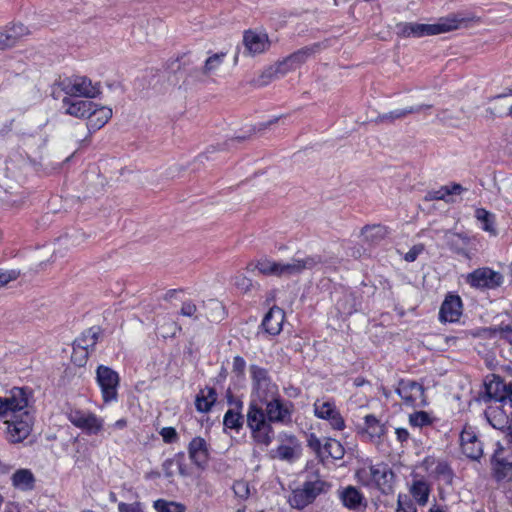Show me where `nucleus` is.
I'll return each instance as SVG.
<instances>
[{"label": "nucleus", "instance_id": "f257e3e1", "mask_svg": "<svg viewBox=\"0 0 512 512\" xmlns=\"http://www.w3.org/2000/svg\"><path fill=\"white\" fill-rule=\"evenodd\" d=\"M294 405L285 400L280 394L267 399L261 404H249L246 413V423L251 438L255 443L269 446L274 439L272 424L288 425L292 422Z\"/></svg>", "mask_w": 512, "mask_h": 512}, {"label": "nucleus", "instance_id": "f03ea898", "mask_svg": "<svg viewBox=\"0 0 512 512\" xmlns=\"http://www.w3.org/2000/svg\"><path fill=\"white\" fill-rule=\"evenodd\" d=\"M355 478L362 486L376 489L385 495L392 493L395 485V474L384 462L364 463L356 470Z\"/></svg>", "mask_w": 512, "mask_h": 512}, {"label": "nucleus", "instance_id": "7ed1b4c3", "mask_svg": "<svg viewBox=\"0 0 512 512\" xmlns=\"http://www.w3.org/2000/svg\"><path fill=\"white\" fill-rule=\"evenodd\" d=\"M251 376V399L249 404H261L263 401L280 394L278 385L272 381L267 369L252 364L249 367Z\"/></svg>", "mask_w": 512, "mask_h": 512}, {"label": "nucleus", "instance_id": "20e7f679", "mask_svg": "<svg viewBox=\"0 0 512 512\" xmlns=\"http://www.w3.org/2000/svg\"><path fill=\"white\" fill-rule=\"evenodd\" d=\"M474 20L475 16L458 12L440 17L435 23H420V38L452 32L462 27H466L468 23Z\"/></svg>", "mask_w": 512, "mask_h": 512}, {"label": "nucleus", "instance_id": "39448f33", "mask_svg": "<svg viewBox=\"0 0 512 512\" xmlns=\"http://www.w3.org/2000/svg\"><path fill=\"white\" fill-rule=\"evenodd\" d=\"M58 86L67 97L95 98L100 93L98 83H93L88 77L73 75L58 82Z\"/></svg>", "mask_w": 512, "mask_h": 512}, {"label": "nucleus", "instance_id": "423d86ee", "mask_svg": "<svg viewBox=\"0 0 512 512\" xmlns=\"http://www.w3.org/2000/svg\"><path fill=\"white\" fill-rule=\"evenodd\" d=\"M31 396V392L24 388L14 387L11 389L6 397H0V418H8L31 411L29 408Z\"/></svg>", "mask_w": 512, "mask_h": 512}, {"label": "nucleus", "instance_id": "0eeeda50", "mask_svg": "<svg viewBox=\"0 0 512 512\" xmlns=\"http://www.w3.org/2000/svg\"><path fill=\"white\" fill-rule=\"evenodd\" d=\"M5 419L8 441L11 443H21L31 434L35 417L32 411H27Z\"/></svg>", "mask_w": 512, "mask_h": 512}, {"label": "nucleus", "instance_id": "6e6552de", "mask_svg": "<svg viewBox=\"0 0 512 512\" xmlns=\"http://www.w3.org/2000/svg\"><path fill=\"white\" fill-rule=\"evenodd\" d=\"M100 336V328L93 326L75 339L71 357L76 365L83 366L86 364L88 356L94 351Z\"/></svg>", "mask_w": 512, "mask_h": 512}, {"label": "nucleus", "instance_id": "1a4fd4ad", "mask_svg": "<svg viewBox=\"0 0 512 512\" xmlns=\"http://www.w3.org/2000/svg\"><path fill=\"white\" fill-rule=\"evenodd\" d=\"M96 383L105 404L117 401L120 377L116 371L108 366L99 365L96 369Z\"/></svg>", "mask_w": 512, "mask_h": 512}, {"label": "nucleus", "instance_id": "9d476101", "mask_svg": "<svg viewBox=\"0 0 512 512\" xmlns=\"http://www.w3.org/2000/svg\"><path fill=\"white\" fill-rule=\"evenodd\" d=\"M465 282L474 289L495 290L504 283V276L490 267H480L468 273Z\"/></svg>", "mask_w": 512, "mask_h": 512}, {"label": "nucleus", "instance_id": "9b49d317", "mask_svg": "<svg viewBox=\"0 0 512 512\" xmlns=\"http://www.w3.org/2000/svg\"><path fill=\"white\" fill-rule=\"evenodd\" d=\"M66 416L73 426L88 435H97L104 426V419L89 410L70 408Z\"/></svg>", "mask_w": 512, "mask_h": 512}, {"label": "nucleus", "instance_id": "f8f14e48", "mask_svg": "<svg viewBox=\"0 0 512 512\" xmlns=\"http://www.w3.org/2000/svg\"><path fill=\"white\" fill-rule=\"evenodd\" d=\"M314 415L329 422L332 429L342 431L346 425L344 418L336 407L335 401L330 398H318L313 404Z\"/></svg>", "mask_w": 512, "mask_h": 512}, {"label": "nucleus", "instance_id": "ddd939ff", "mask_svg": "<svg viewBox=\"0 0 512 512\" xmlns=\"http://www.w3.org/2000/svg\"><path fill=\"white\" fill-rule=\"evenodd\" d=\"M396 393L407 406L424 407L427 405L424 387L414 380L401 379L398 382Z\"/></svg>", "mask_w": 512, "mask_h": 512}, {"label": "nucleus", "instance_id": "4468645a", "mask_svg": "<svg viewBox=\"0 0 512 512\" xmlns=\"http://www.w3.org/2000/svg\"><path fill=\"white\" fill-rule=\"evenodd\" d=\"M485 401H495L512 407V381L505 383L499 376L492 375L485 382Z\"/></svg>", "mask_w": 512, "mask_h": 512}, {"label": "nucleus", "instance_id": "2eb2a0df", "mask_svg": "<svg viewBox=\"0 0 512 512\" xmlns=\"http://www.w3.org/2000/svg\"><path fill=\"white\" fill-rule=\"evenodd\" d=\"M323 259L320 255H306L304 257H293L289 262H280V277H291L299 275L306 270H312L321 265Z\"/></svg>", "mask_w": 512, "mask_h": 512}, {"label": "nucleus", "instance_id": "dca6fc26", "mask_svg": "<svg viewBox=\"0 0 512 512\" xmlns=\"http://www.w3.org/2000/svg\"><path fill=\"white\" fill-rule=\"evenodd\" d=\"M342 505L354 512H364L367 508V500L364 494L355 486L348 485L337 491Z\"/></svg>", "mask_w": 512, "mask_h": 512}, {"label": "nucleus", "instance_id": "f3484780", "mask_svg": "<svg viewBox=\"0 0 512 512\" xmlns=\"http://www.w3.org/2000/svg\"><path fill=\"white\" fill-rule=\"evenodd\" d=\"M387 433V426L373 414L364 417V425L360 430L362 437L369 442L379 445L383 442Z\"/></svg>", "mask_w": 512, "mask_h": 512}, {"label": "nucleus", "instance_id": "a211bd4d", "mask_svg": "<svg viewBox=\"0 0 512 512\" xmlns=\"http://www.w3.org/2000/svg\"><path fill=\"white\" fill-rule=\"evenodd\" d=\"M316 46L314 47H304L293 54L289 55L283 61L279 62L274 69L276 74L285 75L288 72L297 69L303 63H305L308 58H310L316 51Z\"/></svg>", "mask_w": 512, "mask_h": 512}, {"label": "nucleus", "instance_id": "6ab92c4d", "mask_svg": "<svg viewBox=\"0 0 512 512\" xmlns=\"http://www.w3.org/2000/svg\"><path fill=\"white\" fill-rule=\"evenodd\" d=\"M460 444L464 455L472 460H478L483 454V448L475 429L465 426L460 434Z\"/></svg>", "mask_w": 512, "mask_h": 512}, {"label": "nucleus", "instance_id": "aec40b11", "mask_svg": "<svg viewBox=\"0 0 512 512\" xmlns=\"http://www.w3.org/2000/svg\"><path fill=\"white\" fill-rule=\"evenodd\" d=\"M462 307V300L458 295H447L440 307L439 320L441 322H457L462 315Z\"/></svg>", "mask_w": 512, "mask_h": 512}, {"label": "nucleus", "instance_id": "412c9836", "mask_svg": "<svg viewBox=\"0 0 512 512\" xmlns=\"http://www.w3.org/2000/svg\"><path fill=\"white\" fill-rule=\"evenodd\" d=\"M189 458L194 465L200 469H205L209 461L208 444L202 437H194L188 446Z\"/></svg>", "mask_w": 512, "mask_h": 512}, {"label": "nucleus", "instance_id": "4be33fe9", "mask_svg": "<svg viewBox=\"0 0 512 512\" xmlns=\"http://www.w3.org/2000/svg\"><path fill=\"white\" fill-rule=\"evenodd\" d=\"M243 43L246 51L250 55H256L265 52L269 46L270 41L267 34L257 33L254 31H247L243 37Z\"/></svg>", "mask_w": 512, "mask_h": 512}, {"label": "nucleus", "instance_id": "5701e85b", "mask_svg": "<svg viewBox=\"0 0 512 512\" xmlns=\"http://www.w3.org/2000/svg\"><path fill=\"white\" fill-rule=\"evenodd\" d=\"M62 107L66 114L77 117L87 118V115L94 107V102L89 100H75L71 97H65L62 100Z\"/></svg>", "mask_w": 512, "mask_h": 512}, {"label": "nucleus", "instance_id": "b1692460", "mask_svg": "<svg viewBox=\"0 0 512 512\" xmlns=\"http://www.w3.org/2000/svg\"><path fill=\"white\" fill-rule=\"evenodd\" d=\"M285 319L284 311L278 306L270 308L262 321V327L270 335H277L282 330Z\"/></svg>", "mask_w": 512, "mask_h": 512}, {"label": "nucleus", "instance_id": "393cba45", "mask_svg": "<svg viewBox=\"0 0 512 512\" xmlns=\"http://www.w3.org/2000/svg\"><path fill=\"white\" fill-rule=\"evenodd\" d=\"M111 116L112 110L109 107L99 106L94 103L93 109H91L87 115L88 129L90 131L99 130L109 121Z\"/></svg>", "mask_w": 512, "mask_h": 512}, {"label": "nucleus", "instance_id": "a878e982", "mask_svg": "<svg viewBox=\"0 0 512 512\" xmlns=\"http://www.w3.org/2000/svg\"><path fill=\"white\" fill-rule=\"evenodd\" d=\"M409 493L415 503L425 506L429 501L431 485L423 478H414L409 486Z\"/></svg>", "mask_w": 512, "mask_h": 512}, {"label": "nucleus", "instance_id": "bb28decb", "mask_svg": "<svg viewBox=\"0 0 512 512\" xmlns=\"http://www.w3.org/2000/svg\"><path fill=\"white\" fill-rule=\"evenodd\" d=\"M431 105L421 104L417 106H411L404 109H395L388 113L381 114L377 117L376 122L378 123H393L395 120L405 118L406 116L413 113H420L425 109H430Z\"/></svg>", "mask_w": 512, "mask_h": 512}, {"label": "nucleus", "instance_id": "cd10ccee", "mask_svg": "<svg viewBox=\"0 0 512 512\" xmlns=\"http://www.w3.org/2000/svg\"><path fill=\"white\" fill-rule=\"evenodd\" d=\"M12 485L20 491H31L35 488V477L30 469L21 468L11 477Z\"/></svg>", "mask_w": 512, "mask_h": 512}, {"label": "nucleus", "instance_id": "c85d7f7f", "mask_svg": "<svg viewBox=\"0 0 512 512\" xmlns=\"http://www.w3.org/2000/svg\"><path fill=\"white\" fill-rule=\"evenodd\" d=\"M202 318L210 322H219L224 319L225 310L222 303L216 299L201 301Z\"/></svg>", "mask_w": 512, "mask_h": 512}, {"label": "nucleus", "instance_id": "c756f323", "mask_svg": "<svg viewBox=\"0 0 512 512\" xmlns=\"http://www.w3.org/2000/svg\"><path fill=\"white\" fill-rule=\"evenodd\" d=\"M300 488L311 504L317 496L326 493L330 489V484L323 480L316 479L315 481H306Z\"/></svg>", "mask_w": 512, "mask_h": 512}, {"label": "nucleus", "instance_id": "7c9ffc66", "mask_svg": "<svg viewBox=\"0 0 512 512\" xmlns=\"http://www.w3.org/2000/svg\"><path fill=\"white\" fill-rule=\"evenodd\" d=\"M463 190L464 188L457 183L445 185L437 190L428 192V194L426 195V200H444L446 202H449V196L459 195L462 193Z\"/></svg>", "mask_w": 512, "mask_h": 512}, {"label": "nucleus", "instance_id": "2f4dec72", "mask_svg": "<svg viewBox=\"0 0 512 512\" xmlns=\"http://www.w3.org/2000/svg\"><path fill=\"white\" fill-rule=\"evenodd\" d=\"M388 234L385 226L380 224L367 225L362 228L361 235L364 241L369 244H377L382 241Z\"/></svg>", "mask_w": 512, "mask_h": 512}, {"label": "nucleus", "instance_id": "473e14b6", "mask_svg": "<svg viewBox=\"0 0 512 512\" xmlns=\"http://www.w3.org/2000/svg\"><path fill=\"white\" fill-rule=\"evenodd\" d=\"M345 454L342 444L333 438H326L323 443L322 458L342 459Z\"/></svg>", "mask_w": 512, "mask_h": 512}, {"label": "nucleus", "instance_id": "72a5a7b5", "mask_svg": "<svg viewBox=\"0 0 512 512\" xmlns=\"http://www.w3.org/2000/svg\"><path fill=\"white\" fill-rule=\"evenodd\" d=\"M475 217L479 221L480 227L483 231L489 233L491 236L497 235L494 214L483 208H479L475 211Z\"/></svg>", "mask_w": 512, "mask_h": 512}, {"label": "nucleus", "instance_id": "f704fd0d", "mask_svg": "<svg viewBox=\"0 0 512 512\" xmlns=\"http://www.w3.org/2000/svg\"><path fill=\"white\" fill-rule=\"evenodd\" d=\"M445 239L448 247L458 254H464L465 249L469 244V238L466 235L458 233L447 232L445 234Z\"/></svg>", "mask_w": 512, "mask_h": 512}, {"label": "nucleus", "instance_id": "c9c22d12", "mask_svg": "<svg viewBox=\"0 0 512 512\" xmlns=\"http://www.w3.org/2000/svg\"><path fill=\"white\" fill-rule=\"evenodd\" d=\"M494 476L497 480H503L505 478L512 477V461L502 459L496 453L494 455Z\"/></svg>", "mask_w": 512, "mask_h": 512}, {"label": "nucleus", "instance_id": "e433bc0d", "mask_svg": "<svg viewBox=\"0 0 512 512\" xmlns=\"http://www.w3.org/2000/svg\"><path fill=\"white\" fill-rule=\"evenodd\" d=\"M255 268L263 275L280 277V262L269 258L259 259Z\"/></svg>", "mask_w": 512, "mask_h": 512}, {"label": "nucleus", "instance_id": "4c0bfd02", "mask_svg": "<svg viewBox=\"0 0 512 512\" xmlns=\"http://www.w3.org/2000/svg\"><path fill=\"white\" fill-rule=\"evenodd\" d=\"M396 34L401 38H420V23L400 22L396 24Z\"/></svg>", "mask_w": 512, "mask_h": 512}, {"label": "nucleus", "instance_id": "58836bf2", "mask_svg": "<svg viewBox=\"0 0 512 512\" xmlns=\"http://www.w3.org/2000/svg\"><path fill=\"white\" fill-rule=\"evenodd\" d=\"M179 313L181 316L191 318L195 321L202 319L201 304L197 305L192 299H187L182 302Z\"/></svg>", "mask_w": 512, "mask_h": 512}, {"label": "nucleus", "instance_id": "ea45409f", "mask_svg": "<svg viewBox=\"0 0 512 512\" xmlns=\"http://www.w3.org/2000/svg\"><path fill=\"white\" fill-rule=\"evenodd\" d=\"M5 29L12 46H15L20 39L30 34L29 28L22 23H13L6 26Z\"/></svg>", "mask_w": 512, "mask_h": 512}, {"label": "nucleus", "instance_id": "a19ab883", "mask_svg": "<svg viewBox=\"0 0 512 512\" xmlns=\"http://www.w3.org/2000/svg\"><path fill=\"white\" fill-rule=\"evenodd\" d=\"M226 52H219L215 53L211 56H209L202 68V72L205 75H211L214 74L219 67L223 64L225 58H226Z\"/></svg>", "mask_w": 512, "mask_h": 512}, {"label": "nucleus", "instance_id": "79ce46f5", "mask_svg": "<svg viewBox=\"0 0 512 512\" xmlns=\"http://www.w3.org/2000/svg\"><path fill=\"white\" fill-rule=\"evenodd\" d=\"M244 423V417L239 411L229 409L223 418V424L226 428L239 431Z\"/></svg>", "mask_w": 512, "mask_h": 512}, {"label": "nucleus", "instance_id": "37998d69", "mask_svg": "<svg viewBox=\"0 0 512 512\" xmlns=\"http://www.w3.org/2000/svg\"><path fill=\"white\" fill-rule=\"evenodd\" d=\"M154 508L157 512H185L186 507L182 503L158 499L154 502Z\"/></svg>", "mask_w": 512, "mask_h": 512}, {"label": "nucleus", "instance_id": "c03bdc74", "mask_svg": "<svg viewBox=\"0 0 512 512\" xmlns=\"http://www.w3.org/2000/svg\"><path fill=\"white\" fill-rule=\"evenodd\" d=\"M163 323H159L157 326L158 333L163 338L174 337L176 333L181 329L180 326L169 318H164Z\"/></svg>", "mask_w": 512, "mask_h": 512}, {"label": "nucleus", "instance_id": "a18cd8bd", "mask_svg": "<svg viewBox=\"0 0 512 512\" xmlns=\"http://www.w3.org/2000/svg\"><path fill=\"white\" fill-rule=\"evenodd\" d=\"M434 418L426 411H417L409 416V423L414 427H423L431 425Z\"/></svg>", "mask_w": 512, "mask_h": 512}, {"label": "nucleus", "instance_id": "49530a36", "mask_svg": "<svg viewBox=\"0 0 512 512\" xmlns=\"http://www.w3.org/2000/svg\"><path fill=\"white\" fill-rule=\"evenodd\" d=\"M485 416L489 423L497 429H501L505 422V414L501 410L494 409L493 407H489L485 411Z\"/></svg>", "mask_w": 512, "mask_h": 512}, {"label": "nucleus", "instance_id": "de8ad7c7", "mask_svg": "<svg viewBox=\"0 0 512 512\" xmlns=\"http://www.w3.org/2000/svg\"><path fill=\"white\" fill-rule=\"evenodd\" d=\"M288 501L289 504L296 509H303L310 504L301 488L293 490Z\"/></svg>", "mask_w": 512, "mask_h": 512}, {"label": "nucleus", "instance_id": "09e8293b", "mask_svg": "<svg viewBox=\"0 0 512 512\" xmlns=\"http://www.w3.org/2000/svg\"><path fill=\"white\" fill-rule=\"evenodd\" d=\"M435 475L445 484H452L453 472L450 466L446 462H439L435 468Z\"/></svg>", "mask_w": 512, "mask_h": 512}, {"label": "nucleus", "instance_id": "8fccbe9b", "mask_svg": "<svg viewBox=\"0 0 512 512\" xmlns=\"http://www.w3.org/2000/svg\"><path fill=\"white\" fill-rule=\"evenodd\" d=\"M395 512H417V508L412 499L405 494H398L397 507Z\"/></svg>", "mask_w": 512, "mask_h": 512}, {"label": "nucleus", "instance_id": "3c124183", "mask_svg": "<svg viewBox=\"0 0 512 512\" xmlns=\"http://www.w3.org/2000/svg\"><path fill=\"white\" fill-rule=\"evenodd\" d=\"M275 457L285 461H293L296 457L295 448L290 445H279L275 450Z\"/></svg>", "mask_w": 512, "mask_h": 512}, {"label": "nucleus", "instance_id": "603ef678", "mask_svg": "<svg viewBox=\"0 0 512 512\" xmlns=\"http://www.w3.org/2000/svg\"><path fill=\"white\" fill-rule=\"evenodd\" d=\"M232 489L235 496L241 500H246L250 496L249 484L244 480L235 481L232 486Z\"/></svg>", "mask_w": 512, "mask_h": 512}, {"label": "nucleus", "instance_id": "864d4df0", "mask_svg": "<svg viewBox=\"0 0 512 512\" xmlns=\"http://www.w3.org/2000/svg\"><path fill=\"white\" fill-rule=\"evenodd\" d=\"M135 19L136 22L133 24V34L136 35L138 33L140 37L146 36L148 34L147 29L149 26L148 18H146V16H141L137 18L135 17Z\"/></svg>", "mask_w": 512, "mask_h": 512}, {"label": "nucleus", "instance_id": "5fc2aeb1", "mask_svg": "<svg viewBox=\"0 0 512 512\" xmlns=\"http://www.w3.org/2000/svg\"><path fill=\"white\" fill-rule=\"evenodd\" d=\"M20 275L18 270H2L0 269V287L8 284L11 281L16 280Z\"/></svg>", "mask_w": 512, "mask_h": 512}, {"label": "nucleus", "instance_id": "6e6d98bb", "mask_svg": "<svg viewBox=\"0 0 512 512\" xmlns=\"http://www.w3.org/2000/svg\"><path fill=\"white\" fill-rule=\"evenodd\" d=\"M160 435L165 443L171 444L178 440V434L173 427H164L160 431Z\"/></svg>", "mask_w": 512, "mask_h": 512}, {"label": "nucleus", "instance_id": "4d7b16f0", "mask_svg": "<svg viewBox=\"0 0 512 512\" xmlns=\"http://www.w3.org/2000/svg\"><path fill=\"white\" fill-rule=\"evenodd\" d=\"M246 368V361L243 357L237 355L233 358L232 372L237 376H243Z\"/></svg>", "mask_w": 512, "mask_h": 512}, {"label": "nucleus", "instance_id": "13d9d810", "mask_svg": "<svg viewBox=\"0 0 512 512\" xmlns=\"http://www.w3.org/2000/svg\"><path fill=\"white\" fill-rule=\"evenodd\" d=\"M307 443L312 450H314L319 456H321L323 450V443L314 433H311L308 436Z\"/></svg>", "mask_w": 512, "mask_h": 512}, {"label": "nucleus", "instance_id": "bf43d9fd", "mask_svg": "<svg viewBox=\"0 0 512 512\" xmlns=\"http://www.w3.org/2000/svg\"><path fill=\"white\" fill-rule=\"evenodd\" d=\"M495 332L499 335L500 338L512 343V325L500 324L495 328Z\"/></svg>", "mask_w": 512, "mask_h": 512}, {"label": "nucleus", "instance_id": "052dcab7", "mask_svg": "<svg viewBox=\"0 0 512 512\" xmlns=\"http://www.w3.org/2000/svg\"><path fill=\"white\" fill-rule=\"evenodd\" d=\"M195 405L200 412H208L212 407V404L204 397V391L197 395Z\"/></svg>", "mask_w": 512, "mask_h": 512}, {"label": "nucleus", "instance_id": "680f3d73", "mask_svg": "<svg viewBox=\"0 0 512 512\" xmlns=\"http://www.w3.org/2000/svg\"><path fill=\"white\" fill-rule=\"evenodd\" d=\"M424 251L423 244L414 245L404 256L407 262H413Z\"/></svg>", "mask_w": 512, "mask_h": 512}, {"label": "nucleus", "instance_id": "e2e57ef3", "mask_svg": "<svg viewBox=\"0 0 512 512\" xmlns=\"http://www.w3.org/2000/svg\"><path fill=\"white\" fill-rule=\"evenodd\" d=\"M11 47L13 46L10 43L6 29H0V49H7Z\"/></svg>", "mask_w": 512, "mask_h": 512}, {"label": "nucleus", "instance_id": "0e129e2a", "mask_svg": "<svg viewBox=\"0 0 512 512\" xmlns=\"http://www.w3.org/2000/svg\"><path fill=\"white\" fill-rule=\"evenodd\" d=\"M395 434H396V437H397V440L400 442V443H404V442H407L408 439H409V432L407 429L405 428H397L395 430Z\"/></svg>", "mask_w": 512, "mask_h": 512}, {"label": "nucleus", "instance_id": "69168bd1", "mask_svg": "<svg viewBox=\"0 0 512 512\" xmlns=\"http://www.w3.org/2000/svg\"><path fill=\"white\" fill-rule=\"evenodd\" d=\"M204 397L213 405L217 399V394L213 388H209L206 393L204 392Z\"/></svg>", "mask_w": 512, "mask_h": 512}, {"label": "nucleus", "instance_id": "338daca9", "mask_svg": "<svg viewBox=\"0 0 512 512\" xmlns=\"http://www.w3.org/2000/svg\"><path fill=\"white\" fill-rule=\"evenodd\" d=\"M182 290H177V289H171V290H168L165 294V297L164 299L165 300H171L172 298L176 297V295L178 293H181Z\"/></svg>", "mask_w": 512, "mask_h": 512}, {"label": "nucleus", "instance_id": "774afa93", "mask_svg": "<svg viewBox=\"0 0 512 512\" xmlns=\"http://www.w3.org/2000/svg\"><path fill=\"white\" fill-rule=\"evenodd\" d=\"M428 512H445V509L444 507L435 503L430 507Z\"/></svg>", "mask_w": 512, "mask_h": 512}]
</instances>
